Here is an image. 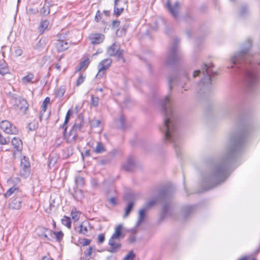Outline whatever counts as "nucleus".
<instances>
[{
  "label": "nucleus",
  "mask_w": 260,
  "mask_h": 260,
  "mask_svg": "<svg viewBox=\"0 0 260 260\" xmlns=\"http://www.w3.org/2000/svg\"><path fill=\"white\" fill-rule=\"evenodd\" d=\"M88 145H89L90 146L92 147V146H93V143H92V144H91V142H88Z\"/></svg>",
  "instance_id": "obj_64"
},
{
  "label": "nucleus",
  "mask_w": 260,
  "mask_h": 260,
  "mask_svg": "<svg viewBox=\"0 0 260 260\" xmlns=\"http://www.w3.org/2000/svg\"><path fill=\"white\" fill-rule=\"evenodd\" d=\"M120 24L119 21L114 20L112 22V27L113 28H117Z\"/></svg>",
  "instance_id": "obj_51"
},
{
  "label": "nucleus",
  "mask_w": 260,
  "mask_h": 260,
  "mask_svg": "<svg viewBox=\"0 0 260 260\" xmlns=\"http://www.w3.org/2000/svg\"><path fill=\"white\" fill-rule=\"evenodd\" d=\"M258 81L257 73L254 71H248L246 73L245 82L247 86L249 88L254 87L256 86Z\"/></svg>",
  "instance_id": "obj_7"
},
{
  "label": "nucleus",
  "mask_w": 260,
  "mask_h": 260,
  "mask_svg": "<svg viewBox=\"0 0 260 260\" xmlns=\"http://www.w3.org/2000/svg\"><path fill=\"white\" fill-rule=\"evenodd\" d=\"M19 192V188L15 186H13L11 187H10L7 192L4 194V196L6 198H9L12 196V195H15L17 194V193Z\"/></svg>",
  "instance_id": "obj_25"
},
{
  "label": "nucleus",
  "mask_w": 260,
  "mask_h": 260,
  "mask_svg": "<svg viewBox=\"0 0 260 260\" xmlns=\"http://www.w3.org/2000/svg\"><path fill=\"white\" fill-rule=\"evenodd\" d=\"M135 256V254L131 251L123 257V260H134Z\"/></svg>",
  "instance_id": "obj_38"
},
{
  "label": "nucleus",
  "mask_w": 260,
  "mask_h": 260,
  "mask_svg": "<svg viewBox=\"0 0 260 260\" xmlns=\"http://www.w3.org/2000/svg\"><path fill=\"white\" fill-rule=\"evenodd\" d=\"M98 242L99 243H102L105 240V236L103 234H101L99 235L98 238Z\"/></svg>",
  "instance_id": "obj_50"
},
{
  "label": "nucleus",
  "mask_w": 260,
  "mask_h": 260,
  "mask_svg": "<svg viewBox=\"0 0 260 260\" xmlns=\"http://www.w3.org/2000/svg\"><path fill=\"white\" fill-rule=\"evenodd\" d=\"M251 45L250 40H248L245 48H244L240 53L235 54L231 58V61L233 64L240 63L242 61H245L246 63H250V54L248 52V50L250 48Z\"/></svg>",
  "instance_id": "obj_3"
},
{
  "label": "nucleus",
  "mask_w": 260,
  "mask_h": 260,
  "mask_svg": "<svg viewBox=\"0 0 260 260\" xmlns=\"http://www.w3.org/2000/svg\"><path fill=\"white\" fill-rule=\"evenodd\" d=\"M9 141V139H6L0 133V144L6 145L7 144Z\"/></svg>",
  "instance_id": "obj_45"
},
{
  "label": "nucleus",
  "mask_w": 260,
  "mask_h": 260,
  "mask_svg": "<svg viewBox=\"0 0 260 260\" xmlns=\"http://www.w3.org/2000/svg\"><path fill=\"white\" fill-rule=\"evenodd\" d=\"M112 60L110 58H106L101 61L98 65V73L96 75V78L101 79L103 77L107 70L111 66Z\"/></svg>",
  "instance_id": "obj_6"
},
{
  "label": "nucleus",
  "mask_w": 260,
  "mask_h": 260,
  "mask_svg": "<svg viewBox=\"0 0 260 260\" xmlns=\"http://www.w3.org/2000/svg\"><path fill=\"white\" fill-rule=\"evenodd\" d=\"M116 126L118 128H123L124 127V118L123 116H120L119 119L116 121Z\"/></svg>",
  "instance_id": "obj_29"
},
{
  "label": "nucleus",
  "mask_w": 260,
  "mask_h": 260,
  "mask_svg": "<svg viewBox=\"0 0 260 260\" xmlns=\"http://www.w3.org/2000/svg\"><path fill=\"white\" fill-rule=\"evenodd\" d=\"M69 47V44L67 41L59 39L55 43L56 49L60 52L63 51Z\"/></svg>",
  "instance_id": "obj_18"
},
{
  "label": "nucleus",
  "mask_w": 260,
  "mask_h": 260,
  "mask_svg": "<svg viewBox=\"0 0 260 260\" xmlns=\"http://www.w3.org/2000/svg\"><path fill=\"white\" fill-rule=\"evenodd\" d=\"M123 231V225L122 224H119L117 225L115 228L114 232L113 234L111 237L115 238V239L120 240L121 238H123L124 237V234L122 232Z\"/></svg>",
  "instance_id": "obj_17"
},
{
  "label": "nucleus",
  "mask_w": 260,
  "mask_h": 260,
  "mask_svg": "<svg viewBox=\"0 0 260 260\" xmlns=\"http://www.w3.org/2000/svg\"><path fill=\"white\" fill-rule=\"evenodd\" d=\"M211 176H212V175L211 174L210 177H209V178L208 179V180H205V182H209L215 181L214 180H212V179H211Z\"/></svg>",
  "instance_id": "obj_60"
},
{
  "label": "nucleus",
  "mask_w": 260,
  "mask_h": 260,
  "mask_svg": "<svg viewBox=\"0 0 260 260\" xmlns=\"http://www.w3.org/2000/svg\"><path fill=\"white\" fill-rule=\"evenodd\" d=\"M133 206H134V203L132 202H129L127 204V207L125 209V213L123 215L124 218L127 217L128 216L129 213L131 212V210H132V209L133 208Z\"/></svg>",
  "instance_id": "obj_32"
},
{
  "label": "nucleus",
  "mask_w": 260,
  "mask_h": 260,
  "mask_svg": "<svg viewBox=\"0 0 260 260\" xmlns=\"http://www.w3.org/2000/svg\"><path fill=\"white\" fill-rule=\"evenodd\" d=\"M119 240L115 239L112 237L109 239V244L111 247V249L110 250L111 252H115L117 251L121 247V244L119 242Z\"/></svg>",
  "instance_id": "obj_15"
},
{
  "label": "nucleus",
  "mask_w": 260,
  "mask_h": 260,
  "mask_svg": "<svg viewBox=\"0 0 260 260\" xmlns=\"http://www.w3.org/2000/svg\"><path fill=\"white\" fill-rule=\"evenodd\" d=\"M12 144L17 151H20L22 147V141L18 138L14 137L12 140Z\"/></svg>",
  "instance_id": "obj_22"
},
{
  "label": "nucleus",
  "mask_w": 260,
  "mask_h": 260,
  "mask_svg": "<svg viewBox=\"0 0 260 260\" xmlns=\"http://www.w3.org/2000/svg\"><path fill=\"white\" fill-rule=\"evenodd\" d=\"M121 0H114V14L116 16H119L123 11L124 7L121 6Z\"/></svg>",
  "instance_id": "obj_20"
},
{
  "label": "nucleus",
  "mask_w": 260,
  "mask_h": 260,
  "mask_svg": "<svg viewBox=\"0 0 260 260\" xmlns=\"http://www.w3.org/2000/svg\"><path fill=\"white\" fill-rule=\"evenodd\" d=\"M90 243V240L87 239H84L82 240V244L83 246H87L89 245Z\"/></svg>",
  "instance_id": "obj_52"
},
{
  "label": "nucleus",
  "mask_w": 260,
  "mask_h": 260,
  "mask_svg": "<svg viewBox=\"0 0 260 260\" xmlns=\"http://www.w3.org/2000/svg\"><path fill=\"white\" fill-rule=\"evenodd\" d=\"M156 203V201L154 200L149 201L147 205L142 209L140 210L139 213L138 219L136 223V226H138L140 225L141 222L143 221L145 217V213L148 209L153 206Z\"/></svg>",
  "instance_id": "obj_10"
},
{
  "label": "nucleus",
  "mask_w": 260,
  "mask_h": 260,
  "mask_svg": "<svg viewBox=\"0 0 260 260\" xmlns=\"http://www.w3.org/2000/svg\"><path fill=\"white\" fill-rule=\"evenodd\" d=\"M73 196L75 199L77 200H80L83 198V194L81 190H78L75 191Z\"/></svg>",
  "instance_id": "obj_37"
},
{
  "label": "nucleus",
  "mask_w": 260,
  "mask_h": 260,
  "mask_svg": "<svg viewBox=\"0 0 260 260\" xmlns=\"http://www.w3.org/2000/svg\"><path fill=\"white\" fill-rule=\"evenodd\" d=\"M50 4L45 2L43 7L40 9V14L43 16H47L50 13Z\"/></svg>",
  "instance_id": "obj_26"
},
{
  "label": "nucleus",
  "mask_w": 260,
  "mask_h": 260,
  "mask_svg": "<svg viewBox=\"0 0 260 260\" xmlns=\"http://www.w3.org/2000/svg\"><path fill=\"white\" fill-rule=\"evenodd\" d=\"M80 214L81 213L77 211L76 209H73L71 214V219H72L74 222L77 221L80 217Z\"/></svg>",
  "instance_id": "obj_27"
},
{
  "label": "nucleus",
  "mask_w": 260,
  "mask_h": 260,
  "mask_svg": "<svg viewBox=\"0 0 260 260\" xmlns=\"http://www.w3.org/2000/svg\"><path fill=\"white\" fill-rule=\"evenodd\" d=\"M83 126V123L82 121L80 120L79 122H76L73 127V131L77 132L80 131Z\"/></svg>",
  "instance_id": "obj_35"
},
{
  "label": "nucleus",
  "mask_w": 260,
  "mask_h": 260,
  "mask_svg": "<svg viewBox=\"0 0 260 260\" xmlns=\"http://www.w3.org/2000/svg\"><path fill=\"white\" fill-rule=\"evenodd\" d=\"M65 88L63 87H60L57 91L56 95L59 98L62 97L65 93Z\"/></svg>",
  "instance_id": "obj_40"
},
{
  "label": "nucleus",
  "mask_w": 260,
  "mask_h": 260,
  "mask_svg": "<svg viewBox=\"0 0 260 260\" xmlns=\"http://www.w3.org/2000/svg\"><path fill=\"white\" fill-rule=\"evenodd\" d=\"M92 247L89 248V249L87 250L86 253L88 255H90L92 253Z\"/></svg>",
  "instance_id": "obj_57"
},
{
  "label": "nucleus",
  "mask_w": 260,
  "mask_h": 260,
  "mask_svg": "<svg viewBox=\"0 0 260 260\" xmlns=\"http://www.w3.org/2000/svg\"><path fill=\"white\" fill-rule=\"evenodd\" d=\"M51 25L50 22L47 20H42L40 22L38 26V30L41 34L44 33L45 31L50 29Z\"/></svg>",
  "instance_id": "obj_19"
},
{
  "label": "nucleus",
  "mask_w": 260,
  "mask_h": 260,
  "mask_svg": "<svg viewBox=\"0 0 260 260\" xmlns=\"http://www.w3.org/2000/svg\"><path fill=\"white\" fill-rule=\"evenodd\" d=\"M89 63V60L88 59H86L83 61L80 62L79 64V68L77 70L78 71H80L83 68H86Z\"/></svg>",
  "instance_id": "obj_36"
},
{
  "label": "nucleus",
  "mask_w": 260,
  "mask_h": 260,
  "mask_svg": "<svg viewBox=\"0 0 260 260\" xmlns=\"http://www.w3.org/2000/svg\"><path fill=\"white\" fill-rule=\"evenodd\" d=\"M0 127L4 132L8 134H17L18 130L9 121L3 120L0 123Z\"/></svg>",
  "instance_id": "obj_8"
},
{
  "label": "nucleus",
  "mask_w": 260,
  "mask_h": 260,
  "mask_svg": "<svg viewBox=\"0 0 260 260\" xmlns=\"http://www.w3.org/2000/svg\"><path fill=\"white\" fill-rule=\"evenodd\" d=\"M105 151V147L103 143L98 142L94 151L97 153H102Z\"/></svg>",
  "instance_id": "obj_30"
},
{
  "label": "nucleus",
  "mask_w": 260,
  "mask_h": 260,
  "mask_svg": "<svg viewBox=\"0 0 260 260\" xmlns=\"http://www.w3.org/2000/svg\"><path fill=\"white\" fill-rule=\"evenodd\" d=\"M71 114V110H69L67 114H66V118H65V120H64V123H63V125L62 126V127L63 128H64V130L66 131L67 129V127L65 126V125L69 121V120L70 119V115Z\"/></svg>",
  "instance_id": "obj_43"
},
{
  "label": "nucleus",
  "mask_w": 260,
  "mask_h": 260,
  "mask_svg": "<svg viewBox=\"0 0 260 260\" xmlns=\"http://www.w3.org/2000/svg\"><path fill=\"white\" fill-rule=\"evenodd\" d=\"M211 179L214 180L215 181H223L226 177V167L225 165L221 166L216 168L211 174Z\"/></svg>",
  "instance_id": "obj_5"
},
{
  "label": "nucleus",
  "mask_w": 260,
  "mask_h": 260,
  "mask_svg": "<svg viewBox=\"0 0 260 260\" xmlns=\"http://www.w3.org/2000/svg\"><path fill=\"white\" fill-rule=\"evenodd\" d=\"M71 218L64 216L61 220L62 223L66 226L68 229L71 228Z\"/></svg>",
  "instance_id": "obj_33"
},
{
  "label": "nucleus",
  "mask_w": 260,
  "mask_h": 260,
  "mask_svg": "<svg viewBox=\"0 0 260 260\" xmlns=\"http://www.w3.org/2000/svg\"><path fill=\"white\" fill-rule=\"evenodd\" d=\"M200 73V71L199 70H196V71H194L193 74V77H197V76H198V75Z\"/></svg>",
  "instance_id": "obj_58"
},
{
  "label": "nucleus",
  "mask_w": 260,
  "mask_h": 260,
  "mask_svg": "<svg viewBox=\"0 0 260 260\" xmlns=\"http://www.w3.org/2000/svg\"><path fill=\"white\" fill-rule=\"evenodd\" d=\"M244 140L243 136L238 134L236 135L231 136L229 143L226 147L223 159L226 161L233 159L238 154L241 148Z\"/></svg>",
  "instance_id": "obj_2"
},
{
  "label": "nucleus",
  "mask_w": 260,
  "mask_h": 260,
  "mask_svg": "<svg viewBox=\"0 0 260 260\" xmlns=\"http://www.w3.org/2000/svg\"><path fill=\"white\" fill-rule=\"evenodd\" d=\"M18 110L21 113L24 114L28 107L26 100L24 99H19L16 102Z\"/></svg>",
  "instance_id": "obj_14"
},
{
  "label": "nucleus",
  "mask_w": 260,
  "mask_h": 260,
  "mask_svg": "<svg viewBox=\"0 0 260 260\" xmlns=\"http://www.w3.org/2000/svg\"><path fill=\"white\" fill-rule=\"evenodd\" d=\"M38 124L37 122H36L35 121L30 122L28 124V127L30 131H33V130L36 129L38 127Z\"/></svg>",
  "instance_id": "obj_44"
},
{
  "label": "nucleus",
  "mask_w": 260,
  "mask_h": 260,
  "mask_svg": "<svg viewBox=\"0 0 260 260\" xmlns=\"http://www.w3.org/2000/svg\"><path fill=\"white\" fill-rule=\"evenodd\" d=\"M53 234L55 236L56 239L58 242L61 241L63 236V234L61 231L54 232Z\"/></svg>",
  "instance_id": "obj_41"
},
{
  "label": "nucleus",
  "mask_w": 260,
  "mask_h": 260,
  "mask_svg": "<svg viewBox=\"0 0 260 260\" xmlns=\"http://www.w3.org/2000/svg\"><path fill=\"white\" fill-rule=\"evenodd\" d=\"M160 105L164 115L165 141L167 142H174L178 135L177 122L174 111L173 101L170 95H167L161 101Z\"/></svg>",
  "instance_id": "obj_1"
},
{
  "label": "nucleus",
  "mask_w": 260,
  "mask_h": 260,
  "mask_svg": "<svg viewBox=\"0 0 260 260\" xmlns=\"http://www.w3.org/2000/svg\"><path fill=\"white\" fill-rule=\"evenodd\" d=\"M88 232L87 222H83L80 225L79 232L82 234H86Z\"/></svg>",
  "instance_id": "obj_31"
},
{
  "label": "nucleus",
  "mask_w": 260,
  "mask_h": 260,
  "mask_svg": "<svg viewBox=\"0 0 260 260\" xmlns=\"http://www.w3.org/2000/svg\"><path fill=\"white\" fill-rule=\"evenodd\" d=\"M85 78V76L83 74H81L77 80L76 86H78L81 85L84 81Z\"/></svg>",
  "instance_id": "obj_42"
},
{
  "label": "nucleus",
  "mask_w": 260,
  "mask_h": 260,
  "mask_svg": "<svg viewBox=\"0 0 260 260\" xmlns=\"http://www.w3.org/2000/svg\"><path fill=\"white\" fill-rule=\"evenodd\" d=\"M167 5L171 15L175 18L177 17L181 7L180 4L178 2H176L173 5H171L169 1H168Z\"/></svg>",
  "instance_id": "obj_12"
},
{
  "label": "nucleus",
  "mask_w": 260,
  "mask_h": 260,
  "mask_svg": "<svg viewBox=\"0 0 260 260\" xmlns=\"http://www.w3.org/2000/svg\"><path fill=\"white\" fill-rule=\"evenodd\" d=\"M107 53L110 56H116L118 59H122L124 61L123 58V50H120L119 45L114 43L107 50Z\"/></svg>",
  "instance_id": "obj_9"
},
{
  "label": "nucleus",
  "mask_w": 260,
  "mask_h": 260,
  "mask_svg": "<svg viewBox=\"0 0 260 260\" xmlns=\"http://www.w3.org/2000/svg\"><path fill=\"white\" fill-rule=\"evenodd\" d=\"M49 102L50 98L49 97L46 98L43 102V104L41 106V111L40 112L39 116V118L41 121L42 120L44 113H45L46 111L47 105L49 103Z\"/></svg>",
  "instance_id": "obj_23"
},
{
  "label": "nucleus",
  "mask_w": 260,
  "mask_h": 260,
  "mask_svg": "<svg viewBox=\"0 0 260 260\" xmlns=\"http://www.w3.org/2000/svg\"><path fill=\"white\" fill-rule=\"evenodd\" d=\"M109 202L110 203L115 205L116 204V199L114 198H111L109 200Z\"/></svg>",
  "instance_id": "obj_54"
},
{
  "label": "nucleus",
  "mask_w": 260,
  "mask_h": 260,
  "mask_svg": "<svg viewBox=\"0 0 260 260\" xmlns=\"http://www.w3.org/2000/svg\"><path fill=\"white\" fill-rule=\"evenodd\" d=\"M55 67L58 70H60V66L58 64V63H57L56 65H55Z\"/></svg>",
  "instance_id": "obj_61"
},
{
  "label": "nucleus",
  "mask_w": 260,
  "mask_h": 260,
  "mask_svg": "<svg viewBox=\"0 0 260 260\" xmlns=\"http://www.w3.org/2000/svg\"><path fill=\"white\" fill-rule=\"evenodd\" d=\"M101 123L100 120L95 119L91 121V125L92 126H97Z\"/></svg>",
  "instance_id": "obj_49"
},
{
  "label": "nucleus",
  "mask_w": 260,
  "mask_h": 260,
  "mask_svg": "<svg viewBox=\"0 0 260 260\" xmlns=\"http://www.w3.org/2000/svg\"><path fill=\"white\" fill-rule=\"evenodd\" d=\"M38 12V10L37 8H29L27 10V13L29 15H35Z\"/></svg>",
  "instance_id": "obj_46"
},
{
  "label": "nucleus",
  "mask_w": 260,
  "mask_h": 260,
  "mask_svg": "<svg viewBox=\"0 0 260 260\" xmlns=\"http://www.w3.org/2000/svg\"><path fill=\"white\" fill-rule=\"evenodd\" d=\"M134 165V160L133 158L128 157L126 161L122 165V168L126 171H130Z\"/></svg>",
  "instance_id": "obj_21"
},
{
  "label": "nucleus",
  "mask_w": 260,
  "mask_h": 260,
  "mask_svg": "<svg viewBox=\"0 0 260 260\" xmlns=\"http://www.w3.org/2000/svg\"><path fill=\"white\" fill-rule=\"evenodd\" d=\"M169 85H170V88H171V85H173L174 83V81L172 79H169Z\"/></svg>",
  "instance_id": "obj_59"
},
{
  "label": "nucleus",
  "mask_w": 260,
  "mask_h": 260,
  "mask_svg": "<svg viewBox=\"0 0 260 260\" xmlns=\"http://www.w3.org/2000/svg\"><path fill=\"white\" fill-rule=\"evenodd\" d=\"M247 258V257H243V258H241V259H240L239 260H246Z\"/></svg>",
  "instance_id": "obj_63"
},
{
  "label": "nucleus",
  "mask_w": 260,
  "mask_h": 260,
  "mask_svg": "<svg viewBox=\"0 0 260 260\" xmlns=\"http://www.w3.org/2000/svg\"><path fill=\"white\" fill-rule=\"evenodd\" d=\"M91 102L92 104L95 106L96 107L98 106L99 104V98L98 97H94L93 96H91Z\"/></svg>",
  "instance_id": "obj_47"
},
{
  "label": "nucleus",
  "mask_w": 260,
  "mask_h": 260,
  "mask_svg": "<svg viewBox=\"0 0 260 260\" xmlns=\"http://www.w3.org/2000/svg\"><path fill=\"white\" fill-rule=\"evenodd\" d=\"M21 167L23 169V171L25 172L26 174L29 173V168L30 166L29 162L27 160L26 158L24 156L22 159H21Z\"/></svg>",
  "instance_id": "obj_24"
},
{
  "label": "nucleus",
  "mask_w": 260,
  "mask_h": 260,
  "mask_svg": "<svg viewBox=\"0 0 260 260\" xmlns=\"http://www.w3.org/2000/svg\"><path fill=\"white\" fill-rule=\"evenodd\" d=\"M88 39L93 45L99 44L104 40V36L101 34H92L88 37Z\"/></svg>",
  "instance_id": "obj_13"
},
{
  "label": "nucleus",
  "mask_w": 260,
  "mask_h": 260,
  "mask_svg": "<svg viewBox=\"0 0 260 260\" xmlns=\"http://www.w3.org/2000/svg\"><path fill=\"white\" fill-rule=\"evenodd\" d=\"M34 75L31 73H29L22 78V82L24 84H26L31 82V80L34 79Z\"/></svg>",
  "instance_id": "obj_28"
},
{
  "label": "nucleus",
  "mask_w": 260,
  "mask_h": 260,
  "mask_svg": "<svg viewBox=\"0 0 260 260\" xmlns=\"http://www.w3.org/2000/svg\"><path fill=\"white\" fill-rule=\"evenodd\" d=\"M22 199L20 197H17L13 199L9 205V207L13 210L19 209L21 207Z\"/></svg>",
  "instance_id": "obj_16"
},
{
  "label": "nucleus",
  "mask_w": 260,
  "mask_h": 260,
  "mask_svg": "<svg viewBox=\"0 0 260 260\" xmlns=\"http://www.w3.org/2000/svg\"><path fill=\"white\" fill-rule=\"evenodd\" d=\"M213 67L212 63L205 64L202 70V73L204 76V77L202 79L201 83L203 84V86L204 87L208 86L211 82V75L213 74L214 72L211 71V68Z\"/></svg>",
  "instance_id": "obj_4"
},
{
  "label": "nucleus",
  "mask_w": 260,
  "mask_h": 260,
  "mask_svg": "<svg viewBox=\"0 0 260 260\" xmlns=\"http://www.w3.org/2000/svg\"><path fill=\"white\" fill-rule=\"evenodd\" d=\"M13 182H14L13 178H10L7 181V183H8V185H12L13 183Z\"/></svg>",
  "instance_id": "obj_55"
},
{
  "label": "nucleus",
  "mask_w": 260,
  "mask_h": 260,
  "mask_svg": "<svg viewBox=\"0 0 260 260\" xmlns=\"http://www.w3.org/2000/svg\"><path fill=\"white\" fill-rule=\"evenodd\" d=\"M14 53L16 56H20L22 54L23 51L20 48H17L15 50Z\"/></svg>",
  "instance_id": "obj_48"
},
{
  "label": "nucleus",
  "mask_w": 260,
  "mask_h": 260,
  "mask_svg": "<svg viewBox=\"0 0 260 260\" xmlns=\"http://www.w3.org/2000/svg\"><path fill=\"white\" fill-rule=\"evenodd\" d=\"M182 82L185 80V81H186L188 80V75L186 74H185L184 75H183L182 77Z\"/></svg>",
  "instance_id": "obj_56"
},
{
  "label": "nucleus",
  "mask_w": 260,
  "mask_h": 260,
  "mask_svg": "<svg viewBox=\"0 0 260 260\" xmlns=\"http://www.w3.org/2000/svg\"><path fill=\"white\" fill-rule=\"evenodd\" d=\"M178 57L179 54L177 50V45L175 44L170 49L169 52L167 55L166 62L168 64H171L173 63Z\"/></svg>",
  "instance_id": "obj_11"
},
{
  "label": "nucleus",
  "mask_w": 260,
  "mask_h": 260,
  "mask_svg": "<svg viewBox=\"0 0 260 260\" xmlns=\"http://www.w3.org/2000/svg\"><path fill=\"white\" fill-rule=\"evenodd\" d=\"M99 17H100V15H98V14L96 13V16H95V19H96L97 21H99Z\"/></svg>",
  "instance_id": "obj_62"
},
{
  "label": "nucleus",
  "mask_w": 260,
  "mask_h": 260,
  "mask_svg": "<svg viewBox=\"0 0 260 260\" xmlns=\"http://www.w3.org/2000/svg\"><path fill=\"white\" fill-rule=\"evenodd\" d=\"M75 182L76 184L80 186H83L84 184V178L80 176L76 177Z\"/></svg>",
  "instance_id": "obj_39"
},
{
  "label": "nucleus",
  "mask_w": 260,
  "mask_h": 260,
  "mask_svg": "<svg viewBox=\"0 0 260 260\" xmlns=\"http://www.w3.org/2000/svg\"><path fill=\"white\" fill-rule=\"evenodd\" d=\"M8 72L6 63L3 61H0V74L4 75Z\"/></svg>",
  "instance_id": "obj_34"
},
{
  "label": "nucleus",
  "mask_w": 260,
  "mask_h": 260,
  "mask_svg": "<svg viewBox=\"0 0 260 260\" xmlns=\"http://www.w3.org/2000/svg\"><path fill=\"white\" fill-rule=\"evenodd\" d=\"M168 207L167 205H165L162 207V214H163V215H165L167 210H168Z\"/></svg>",
  "instance_id": "obj_53"
}]
</instances>
